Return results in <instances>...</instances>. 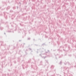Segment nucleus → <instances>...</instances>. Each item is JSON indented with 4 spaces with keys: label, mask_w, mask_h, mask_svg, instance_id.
<instances>
[{
    "label": "nucleus",
    "mask_w": 76,
    "mask_h": 76,
    "mask_svg": "<svg viewBox=\"0 0 76 76\" xmlns=\"http://www.w3.org/2000/svg\"><path fill=\"white\" fill-rule=\"evenodd\" d=\"M31 39V38H28V40H29V39Z\"/></svg>",
    "instance_id": "obj_2"
},
{
    "label": "nucleus",
    "mask_w": 76,
    "mask_h": 76,
    "mask_svg": "<svg viewBox=\"0 0 76 76\" xmlns=\"http://www.w3.org/2000/svg\"><path fill=\"white\" fill-rule=\"evenodd\" d=\"M19 41H20V40H19Z\"/></svg>",
    "instance_id": "obj_6"
},
{
    "label": "nucleus",
    "mask_w": 76,
    "mask_h": 76,
    "mask_svg": "<svg viewBox=\"0 0 76 76\" xmlns=\"http://www.w3.org/2000/svg\"><path fill=\"white\" fill-rule=\"evenodd\" d=\"M4 34H6V33H4Z\"/></svg>",
    "instance_id": "obj_7"
},
{
    "label": "nucleus",
    "mask_w": 76,
    "mask_h": 76,
    "mask_svg": "<svg viewBox=\"0 0 76 76\" xmlns=\"http://www.w3.org/2000/svg\"><path fill=\"white\" fill-rule=\"evenodd\" d=\"M40 56L41 57H42V56L41 55V54L40 55Z\"/></svg>",
    "instance_id": "obj_5"
},
{
    "label": "nucleus",
    "mask_w": 76,
    "mask_h": 76,
    "mask_svg": "<svg viewBox=\"0 0 76 76\" xmlns=\"http://www.w3.org/2000/svg\"><path fill=\"white\" fill-rule=\"evenodd\" d=\"M45 57L44 58V59H45Z\"/></svg>",
    "instance_id": "obj_4"
},
{
    "label": "nucleus",
    "mask_w": 76,
    "mask_h": 76,
    "mask_svg": "<svg viewBox=\"0 0 76 76\" xmlns=\"http://www.w3.org/2000/svg\"><path fill=\"white\" fill-rule=\"evenodd\" d=\"M42 52H43V51H42L41 52V53L42 54Z\"/></svg>",
    "instance_id": "obj_3"
},
{
    "label": "nucleus",
    "mask_w": 76,
    "mask_h": 76,
    "mask_svg": "<svg viewBox=\"0 0 76 76\" xmlns=\"http://www.w3.org/2000/svg\"><path fill=\"white\" fill-rule=\"evenodd\" d=\"M60 64H62V62L61 61L60 63Z\"/></svg>",
    "instance_id": "obj_1"
},
{
    "label": "nucleus",
    "mask_w": 76,
    "mask_h": 76,
    "mask_svg": "<svg viewBox=\"0 0 76 76\" xmlns=\"http://www.w3.org/2000/svg\"><path fill=\"white\" fill-rule=\"evenodd\" d=\"M17 7V8H18V7Z\"/></svg>",
    "instance_id": "obj_8"
}]
</instances>
